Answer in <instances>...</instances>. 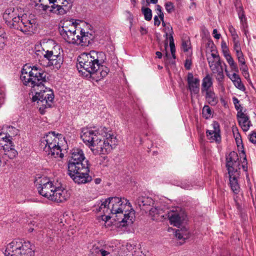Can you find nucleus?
Segmentation results:
<instances>
[{
	"label": "nucleus",
	"instance_id": "f257e3e1",
	"mask_svg": "<svg viewBox=\"0 0 256 256\" xmlns=\"http://www.w3.org/2000/svg\"><path fill=\"white\" fill-rule=\"evenodd\" d=\"M20 79L24 84L32 88V102H36L41 114H44L46 108H50L54 98L53 91L46 87V74L37 66L31 67L27 64L22 70Z\"/></svg>",
	"mask_w": 256,
	"mask_h": 256
},
{
	"label": "nucleus",
	"instance_id": "f03ea898",
	"mask_svg": "<svg viewBox=\"0 0 256 256\" xmlns=\"http://www.w3.org/2000/svg\"><path fill=\"white\" fill-rule=\"evenodd\" d=\"M80 137L94 154H108L118 144L116 136L114 133H108L105 127L96 130L84 128Z\"/></svg>",
	"mask_w": 256,
	"mask_h": 256
},
{
	"label": "nucleus",
	"instance_id": "7ed1b4c3",
	"mask_svg": "<svg viewBox=\"0 0 256 256\" xmlns=\"http://www.w3.org/2000/svg\"><path fill=\"white\" fill-rule=\"evenodd\" d=\"M128 200L118 197H110L102 202L98 208L96 210L102 212L104 214H121L122 217L117 218L122 226H126L133 222L134 210Z\"/></svg>",
	"mask_w": 256,
	"mask_h": 256
},
{
	"label": "nucleus",
	"instance_id": "20e7f679",
	"mask_svg": "<svg viewBox=\"0 0 256 256\" xmlns=\"http://www.w3.org/2000/svg\"><path fill=\"white\" fill-rule=\"evenodd\" d=\"M68 174L78 184L91 182L92 178L88 174L90 164L86 160L83 151L80 148H74L71 150L68 164Z\"/></svg>",
	"mask_w": 256,
	"mask_h": 256
},
{
	"label": "nucleus",
	"instance_id": "39448f33",
	"mask_svg": "<svg viewBox=\"0 0 256 256\" xmlns=\"http://www.w3.org/2000/svg\"><path fill=\"white\" fill-rule=\"evenodd\" d=\"M106 60V54L102 52L92 50L89 53H82L78 58L79 66L77 67L78 69L82 68L88 73L86 76L91 78Z\"/></svg>",
	"mask_w": 256,
	"mask_h": 256
},
{
	"label": "nucleus",
	"instance_id": "423d86ee",
	"mask_svg": "<svg viewBox=\"0 0 256 256\" xmlns=\"http://www.w3.org/2000/svg\"><path fill=\"white\" fill-rule=\"evenodd\" d=\"M59 32L65 41L70 44L86 46L89 44L92 40L88 36V32L80 30L79 35L74 24L70 22H64L63 26L59 28Z\"/></svg>",
	"mask_w": 256,
	"mask_h": 256
},
{
	"label": "nucleus",
	"instance_id": "0eeeda50",
	"mask_svg": "<svg viewBox=\"0 0 256 256\" xmlns=\"http://www.w3.org/2000/svg\"><path fill=\"white\" fill-rule=\"evenodd\" d=\"M63 138L62 134H56L55 132H48L40 140V146L45 154L49 158H62L64 154L59 144L60 140Z\"/></svg>",
	"mask_w": 256,
	"mask_h": 256
},
{
	"label": "nucleus",
	"instance_id": "6e6552de",
	"mask_svg": "<svg viewBox=\"0 0 256 256\" xmlns=\"http://www.w3.org/2000/svg\"><path fill=\"white\" fill-rule=\"evenodd\" d=\"M32 246L28 241L14 240L6 246L4 254L5 256H34Z\"/></svg>",
	"mask_w": 256,
	"mask_h": 256
},
{
	"label": "nucleus",
	"instance_id": "1a4fd4ad",
	"mask_svg": "<svg viewBox=\"0 0 256 256\" xmlns=\"http://www.w3.org/2000/svg\"><path fill=\"white\" fill-rule=\"evenodd\" d=\"M62 52L60 46L59 45H56L50 50H45L44 49L42 50H36V54L40 56H42L48 60L47 66H53L54 68L58 70L60 68L64 62Z\"/></svg>",
	"mask_w": 256,
	"mask_h": 256
},
{
	"label": "nucleus",
	"instance_id": "9d476101",
	"mask_svg": "<svg viewBox=\"0 0 256 256\" xmlns=\"http://www.w3.org/2000/svg\"><path fill=\"white\" fill-rule=\"evenodd\" d=\"M9 24L11 28L20 30L25 34H28L33 32V25L31 21L22 18L18 14Z\"/></svg>",
	"mask_w": 256,
	"mask_h": 256
},
{
	"label": "nucleus",
	"instance_id": "9b49d317",
	"mask_svg": "<svg viewBox=\"0 0 256 256\" xmlns=\"http://www.w3.org/2000/svg\"><path fill=\"white\" fill-rule=\"evenodd\" d=\"M56 185L57 184H54L49 178H44L40 180L37 188L40 195L50 200Z\"/></svg>",
	"mask_w": 256,
	"mask_h": 256
},
{
	"label": "nucleus",
	"instance_id": "f8f14e48",
	"mask_svg": "<svg viewBox=\"0 0 256 256\" xmlns=\"http://www.w3.org/2000/svg\"><path fill=\"white\" fill-rule=\"evenodd\" d=\"M238 156L235 152H231L226 158V167L228 172H238L240 170Z\"/></svg>",
	"mask_w": 256,
	"mask_h": 256
},
{
	"label": "nucleus",
	"instance_id": "ddd939ff",
	"mask_svg": "<svg viewBox=\"0 0 256 256\" xmlns=\"http://www.w3.org/2000/svg\"><path fill=\"white\" fill-rule=\"evenodd\" d=\"M50 200L59 203L62 202L66 200L70 196L68 191L62 186L57 184L56 190L52 192Z\"/></svg>",
	"mask_w": 256,
	"mask_h": 256
},
{
	"label": "nucleus",
	"instance_id": "4468645a",
	"mask_svg": "<svg viewBox=\"0 0 256 256\" xmlns=\"http://www.w3.org/2000/svg\"><path fill=\"white\" fill-rule=\"evenodd\" d=\"M208 64L216 80L218 82H222L224 78V74L221 61L214 62L210 60Z\"/></svg>",
	"mask_w": 256,
	"mask_h": 256
},
{
	"label": "nucleus",
	"instance_id": "2eb2a0df",
	"mask_svg": "<svg viewBox=\"0 0 256 256\" xmlns=\"http://www.w3.org/2000/svg\"><path fill=\"white\" fill-rule=\"evenodd\" d=\"M168 216L172 224L180 228L182 222L185 220L186 216L183 211L176 210L168 212Z\"/></svg>",
	"mask_w": 256,
	"mask_h": 256
},
{
	"label": "nucleus",
	"instance_id": "dca6fc26",
	"mask_svg": "<svg viewBox=\"0 0 256 256\" xmlns=\"http://www.w3.org/2000/svg\"><path fill=\"white\" fill-rule=\"evenodd\" d=\"M212 130H207L206 131V136L211 142H216L220 143L221 142V136L220 134V126L217 122H214L212 124Z\"/></svg>",
	"mask_w": 256,
	"mask_h": 256
},
{
	"label": "nucleus",
	"instance_id": "f3484780",
	"mask_svg": "<svg viewBox=\"0 0 256 256\" xmlns=\"http://www.w3.org/2000/svg\"><path fill=\"white\" fill-rule=\"evenodd\" d=\"M187 81L189 90L192 94H198L200 92V79L194 78L192 73H188Z\"/></svg>",
	"mask_w": 256,
	"mask_h": 256
},
{
	"label": "nucleus",
	"instance_id": "a211bd4d",
	"mask_svg": "<svg viewBox=\"0 0 256 256\" xmlns=\"http://www.w3.org/2000/svg\"><path fill=\"white\" fill-rule=\"evenodd\" d=\"M237 117L240 126L244 132H247L252 126L248 116L240 110L237 113Z\"/></svg>",
	"mask_w": 256,
	"mask_h": 256
},
{
	"label": "nucleus",
	"instance_id": "6ab92c4d",
	"mask_svg": "<svg viewBox=\"0 0 256 256\" xmlns=\"http://www.w3.org/2000/svg\"><path fill=\"white\" fill-rule=\"evenodd\" d=\"M229 177V184L232 190L235 194H238L240 191V186L238 183V178L239 177L240 173L238 172H228Z\"/></svg>",
	"mask_w": 256,
	"mask_h": 256
},
{
	"label": "nucleus",
	"instance_id": "aec40b11",
	"mask_svg": "<svg viewBox=\"0 0 256 256\" xmlns=\"http://www.w3.org/2000/svg\"><path fill=\"white\" fill-rule=\"evenodd\" d=\"M154 202L153 200L148 196H138L135 200V204L141 210L142 206H151Z\"/></svg>",
	"mask_w": 256,
	"mask_h": 256
},
{
	"label": "nucleus",
	"instance_id": "412c9836",
	"mask_svg": "<svg viewBox=\"0 0 256 256\" xmlns=\"http://www.w3.org/2000/svg\"><path fill=\"white\" fill-rule=\"evenodd\" d=\"M227 76L231 80L236 88L242 91L246 90V88L242 83L240 76L238 74L235 72L232 74H227Z\"/></svg>",
	"mask_w": 256,
	"mask_h": 256
},
{
	"label": "nucleus",
	"instance_id": "4be33fe9",
	"mask_svg": "<svg viewBox=\"0 0 256 256\" xmlns=\"http://www.w3.org/2000/svg\"><path fill=\"white\" fill-rule=\"evenodd\" d=\"M110 70L107 67H104L102 64L100 65V68L96 70V74H94L91 77L93 80L98 82L102 78L106 77Z\"/></svg>",
	"mask_w": 256,
	"mask_h": 256
},
{
	"label": "nucleus",
	"instance_id": "5701e85b",
	"mask_svg": "<svg viewBox=\"0 0 256 256\" xmlns=\"http://www.w3.org/2000/svg\"><path fill=\"white\" fill-rule=\"evenodd\" d=\"M212 86V78L209 74H207L202 80V92H206L210 90V88Z\"/></svg>",
	"mask_w": 256,
	"mask_h": 256
},
{
	"label": "nucleus",
	"instance_id": "b1692460",
	"mask_svg": "<svg viewBox=\"0 0 256 256\" xmlns=\"http://www.w3.org/2000/svg\"><path fill=\"white\" fill-rule=\"evenodd\" d=\"M4 152V156L10 159H13L18 155L17 151L14 148L12 143L2 148Z\"/></svg>",
	"mask_w": 256,
	"mask_h": 256
},
{
	"label": "nucleus",
	"instance_id": "393cba45",
	"mask_svg": "<svg viewBox=\"0 0 256 256\" xmlns=\"http://www.w3.org/2000/svg\"><path fill=\"white\" fill-rule=\"evenodd\" d=\"M74 0H64L61 2V7H59L60 15H64L66 14L72 8Z\"/></svg>",
	"mask_w": 256,
	"mask_h": 256
},
{
	"label": "nucleus",
	"instance_id": "a878e982",
	"mask_svg": "<svg viewBox=\"0 0 256 256\" xmlns=\"http://www.w3.org/2000/svg\"><path fill=\"white\" fill-rule=\"evenodd\" d=\"M234 4L235 6H236V11L238 12V18H240V21L241 26H246V25L248 24L247 20L242 6H238L236 2H234Z\"/></svg>",
	"mask_w": 256,
	"mask_h": 256
},
{
	"label": "nucleus",
	"instance_id": "bb28decb",
	"mask_svg": "<svg viewBox=\"0 0 256 256\" xmlns=\"http://www.w3.org/2000/svg\"><path fill=\"white\" fill-rule=\"evenodd\" d=\"M206 92V98L208 104L212 106L216 105L218 102V98L213 90H209Z\"/></svg>",
	"mask_w": 256,
	"mask_h": 256
},
{
	"label": "nucleus",
	"instance_id": "cd10ccee",
	"mask_svg": "<svg viewBox=\"0 0 256 256\" xmlns=\"http://www.w3.org/2000/svg\"><path fill=\"white\" fill-rule=\"evenodd\" d=\"M18 14L17 12L12 9H8L5 11L4 14V18L6 20V22L8 24L12 22V20L14 19L17 16Z\"/></svg>",
	"mask_w": 256,
	"mask_h": 256
},
{
	"label": "nucleus",
	"instance_id": "c85d7f7f",
	"mask_svg": "<svg viewBox=\"0 0 256 256\" xmlns=\"http://www.w3.org/2000/svg\"><path fill=\"white\" fill-rule=\"evenodd\" d=\"M12 143L10 140V134L8 132H0V148H3L8 144Z\"/></svg>",
	"mask_w": 256,
	"mask_h": 256
},
{
	"label": "nucleus",
	"instance_id": "c756f323",
	"mask_svg": "<svg viewBox=\"0 0 256 256\" xmlns=\"http://www.w3.org/2000/svg\"><path fill=\"white\" fill-rule=\"evenodd\" d=\"M175 236L178 239L184 240L189 238L190 233L186 228H181L176 231Z\"/></svg>",
	"mask_w": 256,
	"mask_h": 256
},
{
	"label": "nucleus",
	"instance_id": "7c9ffc66",
	"mask_svg": "<svg viewBox=\"0 0 256 256\" xmlns=\"http://www.w3.org/2000/svg\"><path fill=\"white\" fill-rule=\"evenodd\" d=\"M225 58H226L227 62L229 64L232 70L236 72H238V68L236 66V64L234 62L233 58L231 56L230 54L227 55Z\"/></svg>",
	"mask_w": 256,
	"mask_h": 256
},
{
	"label": "nucleus",
	"instance_id": "2f4dec72",
	"mask_svg": "<svg viewBox=\"0 0 256 256\" xmlns=\"http://www.w3.org/2000/svg\"><path fill=\"white\" fill-rule=\"evenodd\" d=\"M143 14H144V19L146 20L149 21L152 18V10L148 8L142 9Z\"/></svg>",
	"mask_w": 256,
	"mask_h": 256
},
{
	"label": "nucleus",
	"instance_id": "473e14b6",
	"mask_svg": "<svg viewBox=\"0 0 256 256\" xmlns=\"http://www.w3.org/2000/svg\"><path fill=\"white\" fill-rule=\"evenodd\" d=\"M92 253H96L98 256H107L110 254L108 252L98 248H94Z\"/></svg>",
	"mask_w": 256,
	"mask_h": 256
},
{
	"label": "nucleus",
	"instance_id": "72a5a7b5",
	"mask_svg": "<svg viewBox=\"0 0 256 256\" xmlns=\"http://www.w3.org/2000/svg\"><path fill=\"white\" fill-rule=\"evenodd\" d=\"M212 112L211 108L208 106H204L202 109V114L206 118H210L212 116Z\"/></svg>",
	"mask_w": 256,
	"mask_h": 256
},
{
	"label": "nucleus",
	"instance_id": "f704fd0d",
	"mask_svg": "<svg viewBox=\"0 0 256 256\" xmlns=\"http://www.w3.org/2000/svg\"><path fill=\"white\" fill-rule=\"evenodd\" d=\"M150 214L153 217V219L154 218H156V216L160 214V212L162 210L160 208H158L156 207H152L150 210Z\"/></svg>",
	"mask_w": 256,
	"mask_h": 256
},
{
	"label": "nucleus",
	"instance_id": "c9c22d12",
	"mask_svg": "<svg viewBox=\"0 0 256 256\" xmlns=\"http://www.w3.org/2000/svg\"><path fill=\"white\" fill-rule=\"evenodd\" d=\"M210 56V57H208L207 58L208 63L209 62L210 60L214 62H218L220 60V57L219 55L217 54V52H212Z\"/></svg>",
	"mask_w": 256,
	"mask_h": 256
},
{
	"label": "nucleus",
	"instance_id": "e433bc0d",
	"mask_svg": "<svg viewBox=\"0 0 256 256\" xmlns=\"http://www.w3.org/2000/svg\"><path fill=\"white\" fill-rule=\"evenodd\" d=\"M7 132L10 134V140H12V136H14L18 134V130L12 126H10L8 128V131Z\"/></svg>",
	"mask_w": 256,
	"mask_h": 256
},
{
	"label": "nucleus",
	"instance_id": "4c0bfd02",
	"mask_svg": "<svg viewBox=\"0 0 256 256\" xmlns=\"http://www.w3.org/2000/svg\"><path fill=\"white\" fill-rule=\"evenodd\" d=\"M165 8L168 13H171L174 10V6L173 3L170 2L165 4Z\"/></svg>",
	"mask_w": 256,
	"mask_h": 256
},
{
	"label": "nucleus",
	"instance_id": "58836bf2",
	"mask_svg": "<svg viewBox=\"0 0 256 256\" xmlns=\"http://www.w3.org/2000/svg\"><path fill=\"white\" fill-rule=\"evenodd\" d=\"M228 30L231 34L232 39L238 38V36L236 32V30L232 26L230 25L228 26Z\"/></svg>",
	"mask_w": 256,
	"mask_h": 256
},
{
	"label": "nucleus",
	"instance_id": "ea45409f",
	"mask_svg": "<svg viewBox=\"0 0 256 256\" xmlns=\"http://www.w3.org/2000/svg\"><path fill=\"white\" fill-rule=\"evenodd\" d=\"M58 7H61V6L58 4H56V3H54V4H52L50 6L51 9L50 11L57 14L60 15V12H58L60 8Z\"/></svg>",
	"mask_w": 256,
	"mask_h": 256
},
{
	"label": "nucleus",
	"instance_id": "a19ab883",
	"mask_svg": "<svg viewBox=\"0 0 256 256\" xmlns=\"http://www.w3.org/2000/svg\"><path fill=\"white\" fill-rule=\"evenodd\" d=\"M221 46L224 56L226 57V56H227V55H230V54L228 52V49L227 47L226 42L222 41V42Z\"/></svg>",
	"mask_w": 256,
	"mask_h": 256
},
{
	"label": "nucleus",
	"instance_id": "79ce46f5",
	"mask_svg": "<svg viewBox=\"0 0 256 256\" xmlns=\"http://www.w3.org/2000/svg\"><path fill=\"white\" fill-rule=\"evenodd\" d=\"M234 42V48L235 51L241 50L240 44L238 40V38L232 39Z\"/></svg>",
	"mask_w": 256,
	"mask_h": 256
},
{
	"label": "nucleus",
	"instance_id": "37998d69",
	"mask_svg": "<svg viewBox=\"0 0 256 256\" xmlns=\"http://www.w3.org/2000/svg\"><path fill=\"white\" fill-rule=\"evenodd\" d=\"M232 102L234 104L235 108L238 110V112L240 110H242V108L240 104V102L236 97H234L232 98Z\"/></svg>",
	"mask_w": 256,
	"mask_h": 256
},
{
	"label": "nucleus",
	"instance_id": "c03bdc74",
	"mask_svg": "<svg viewBox=\"0 0 256 256\" xmlns=\"http://www.w3.org/2000/svg\"><path fill=\"white\" fill-rule=\"evenodd\" d=\"M166 28L170 32V38H169V40H170V46H174V38H173L172 35V33H173L172 28L171 26H168Z\"/></svg>",
	"mask_w": 256,
	"mask_h": 256
},
{
	"label": "nucleus",
	"instance_id": "a18cd8bd",
	"mask_svg": "<svg viewBox=\"0 0 256 256\" xmlns=\"http://www.w3.org/2000/svg\"><path fill=\"white\" fill-rule=\"evenodd\" d=\"M156 10L160 18L164 19V15L162 10V7L160 5H157L156 6Z\"/></svg>",
	"mask_w": 256,
	"mask_h": 256
},
{
	"label": "nucleus",
	"instance_id": "49530a36",
	"mask_svg": "<svg viewBox=\"0 0 256 256\" xmlns=\"http://www.w3.org/2000/svg\"><path fill=\"white\" fill-rule=\"evenodd\" d=\"M190 43L188 41H183L182 42V48L184 52H188L190 48Z\"/></svg>",
	"mask_w": 256,
	"mask_h": 256
},
{
	"label": "nucleus",
	"instance_id": "de8ad7c7",
	"mask_svg": "<svg viewBox=\"0 0 256 256\" xmlns=\"http://www.w3.org/2000/svg\"><path fill=\"white\" fill-rule=\"evenodd\" d=\"M249 140L251 142L256 144V132H253L250 134Z\"/></svg>",
	"mask_w": 256,
	"mask_h": 256
},
{
	"label": "nucleus",
	"instance_id": "09e8293b",
	"mask_svg": "<svg viewBox=\"0 0 256 256\" xmlns=\"http://www.w3.org/2000/svg\"><path fill=\"white\" fill-rule=\"evenodd\" d=\"M192 61L189 59H186L184 62V67L186 70H190L191 68Z\"/></svg>",
	"mask_w": 256,
	"mask_h": 256
},
{
	"label": "nucleus",
	"instance_id": "8fccbe9b",
	"mask_svg": "<svg viewBox=\"0 0 256 256\" xmlns=\"http://www.w3.org/2000/svg\"><path fill=\"white\" fill-rule=\"evenodd\" d=\"M181 188H184L185 190H190L192 187V185L190 184H187L186 182L182 183Z\"/></svg>",
	"mask_w": 256,
	"mask_h": 256
},
{
	"label": "nucleus",
	"instance_id": "3c124183",
	"mask_svg": "<svg viewBox=\"0 0 256 256\" xmlns=\"http://www.w3.org/2000/svg\"><path fill=\"white\" fill-rule=\"evenodd\" d=\"M212 34L216 40H218L220 37V34H218V30L216 29L213 30Z\"/></svg>",
	"mask_w": 256,
	"mask_h": 256
},
{
	"label": "nucleus",
	"instance_id": "603ef678",
	"mask_svg": "<svg viewBox=\"0 0 256 256\" xmlns=\"http://www.w3.org/2000/svg\"><path fill=\"white\" fill-rule=\"evenodd\" d=\"M248 24H246V26H241L242 30L244 32V35L246 36V38L248 37Z\"/></svg>",
	"mask_w": 256,
	"mask_h": 256
},
{
	"label": "nucleus",
	"instance_id": "864d4df0",
	"mask_svg": "<svg viewBox=\"0 0 256 256\" xmlns=\"http://www.w3.org/2000/svg\"><path fill=\"white\" fill-rule=\"evenodd\" d=\"M158 15L155 16L154 17V24L155 26H159L160 24V21L158 20Z\"/></svg>",
	"mask_w": 256,
	"mask_h": 256
},
{
	"label": "nucleus",
	"instance_id": "5fc2aeb1",
	"mask_svg": "<svg viewBox=\"0 0 256 256\" xmlns=\"http://www.w3.org/2000/svg\"><path fill=\"white\" fill-rule=\"evenodd\" d=\"M240 70L242 71V73L248 72V68L246 64L240 65Z\"/></svg>",
	"mask_w": 256,
	"mask_h": 256
},
{
	"label": "nucleus",
	"instance_id": "6e6d98bb",
	"mask_svg": "<svg viewBox=\"0 0 256 256\" xmlns=\"http://www.w3.org/2000/svg\"><path fill=\"white\" fill-rule=\"evenodd\" d=\"M4 102V94L0 91V107Z\"/></svg>",
	"mask_w": 256,
	"mask_h": 256
},
{
	"label": "nucleus",
	"instance_id": "4d7b16f0",
	"mask_svg": "<svg viewBox=\"0 0 256 256\" xmlns=\"http://www.w3.org/2000/svg\"><path fill=\"white\" fill-rule=\"evenodd\" d=\"M242 74L243 76L245 78H246L248 81L250 80V74H249L248 72H242Z\"/></svg>",
	"mask_w": 256,
	"mask_h": 256
},
{
	"label": "nucleus",
	"instance_id": "13d9d810",
	"mask_svg": "<svg viewBox=\"0 0 256 256\" xmlns=\"http://www.w3.org/2000/svg\"><path fill=\"white\" fill-rule=\"evenodd\" d=\"M238 62L242 64H245V60H244V58L243 56L242 57H240V58H238Z\"/></svg>",
	"mask_w": 256,
	"mask_h": 256
},
{
	"label": "nucleus",
	"instance_id": "bf43d9fd",
	"mask_svg": "<svg viewBox=\"0 0 256 256\" xmlns=\"http://www.w3.org/2000/svg\"><path fill=\"white\" fill-rule=\"evenodd\" d=\"M236 56H237L238 58L242 57V56H243V54H242V52L241 50H236Z\"/></svg>",
	"mask_w": 256,
	"mask_h": 256
},
{
	"label": "nucleus",
	"instance_id": "052dcab7",
	"mask_svg": "<svg viewBox=\"0 0 256 256\" xmlns=\"http://www.w3.org/2000/svg\"><path fill=\"white\" fill-rule=\"evenodd\" d=\"M110 218L111 216L109 215L102 216V220L105 222L108 221Z\"/></svg>",
	"mask_w": 256,
	"mask_h": 256
},
{
	"label": "nucleus",
	"instance_id": "680f3d73",
	"mask_svg": "<svg viewBox=\"0 0 256 256\" xmlns=\"http://www.w3.org/2000/svg\"><path fill=\"white\" fill-rule=\"evenodd\" d=\"M40 7L44 10H46L50 6L48 5L40 4Z\"/></svg>",
	"mask_w": 256,
	"mask_h": 256
},
{
	"label": "nucleus",
	"instance_id": "e2e57ef3",
	"mask_svg": "<svg viewBox=\"0 0 256 256\" xmlns=\"http://www.w3.org/2000/svg\"><path fill=\"white\" fill-rule=\"evenodd\" d=\"M140 32L142 35L146 34L147 33V30L146 28L143 27L140 28Z\"/></svg>",
	"mask_w": 256,
	"mask_h": 256
},
{
	"label": "nucleus",
	"instance_id": "0e129e2a",
	"mask_svg": "<svg viewBox=\"0 0 256 256\" xmlns=\"http://www.w3.org/2000/svg\"><path fill=\"white\" fill-rule=\"evenodd\" d=\"M170 52H171L172 54H175L176 48H175L174 45V46H170Z\"/></svg>",
	"mask_w": 256,
	"mask_h": 256
},
{
	"label": "nucleus",
	"instance_id": "69168bd1",
	"mask_svg": "<svg viewBox=\"0 0 256 256\" xmlns=\"http://www.w3.org/2000/svg\"><path fill=\"white\" fill-rule=\"evenodd\" d=\"M156 56L158 58H162V54L161 52H156Z\"/></svg>",
	"mask_w": 256,
	"mask_h": 256
},
{
	"label": "nucleus",
	"instance_id": "338daca9",
	"mask_svg": "<svg viewBox=\"0 0 256 256\" xmlns=\"http://www.w3.org/2000/svg\"><path fill=\"white\" fill-rule=\"evenodd\" d=\"M102 180L100 178H96L94 180V183L96 184H98L100 183Z\"/></svg>",
	"mask_w": 256,
	"mask_h": 256
},
{
	"label": "nucleus",
	"instance_id": "774afa93",
	"mask_svg": "<svg viewBox=\"0 0 256 256\" xmlns=\"http://www.w3.org/2000/svg\"><path fill=\"white\" fill-rule=\"evenodd\" d=\"M236 143H237V144H238V146H239V144H241L242 143V140L240 138H236Z\"/></svg>",
	"mask_w": 256,
	"mask_h": 256
}]
</instances>
